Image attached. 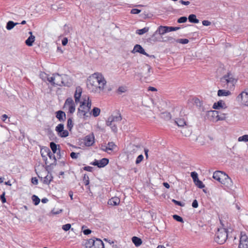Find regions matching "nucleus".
I'll use <instances>...</instances> for the list:
<instances>
[{
  "label": "nucleus",
  "mask_w": 248,
  "mask_h": 248,
  "mask_svg": "<svg viewBox=\"0 0 248 248\" xmlns=\"http://www.w3.org/2000/svg\"><path fill=\"white\" fill-rule=\"evenodd\" d=\"M93 78L87 83L88 88L93 92H97L103 90L106 84V81L103 75L98 73L93 75Z\"/></svg>",
  "instance_id": "obj_1"
},
{
  "label": "nucleus",
  "mask_w": 248,
  "mask_h": 248,
  "mask_svg": "<svg viewBox=\"0 0 248 248\" xmlns=\"http://www.w3.org/2000/svg\"><path fill=\"white\" fill-rule=\"evenodd\" d=\"M180 28L179 27H169V26H160L158 27L156 31L154 33V34L148 39L150 42H157L161 41L160 39L156 36L157 34L160 35H163L165 33L172 31H176L179 30Z\"/></svg>",
  "instance_id": "obj_2"
},
{
  "label": "nucleus",
  "mask_w": 248,
  "mask_h": 248,
  "mask_svg": "<svg viewBox=\"0 0 248 248\" xmlns=\"http://www.w3.org/2000/svg\"><path fill=\"white\" fill-rule=\"evenodd\" d=\"M236 81L237 80L233 77L232 75L230 72L223 76L220 78L222 87L230 90L234 89Z\"/></svg>",
  "instance_id": "obj_3"
},
{
  "label": "nucleus",
  "mask_w": 248,
  "mask_h": 248,
  "mask_svg": "<svg viewBox=\"0 0 248 248\" xmlns=\"http://www.w3.org/2000/svg\"><path fill=\"white\" fill-rule=\"evenodd\" d=\"M228 238V230L225 228L218 229L216 233L215 241L219 244H224Z\"/></svg>",
  "instance_id": "obj_4"
},
{
  "label": "nucleus",
  "mask_w": 248,
  "mask_h": 248,
  "mask_svg": "<svg viewBox=\"0 0 248 248\" xmlns=\"http://www.w3.org/2000/svg\"><path fill=\"white\" fill-rule=\"evenodd\" d=\"M236 100L240 104L248 106V89L241 92L236 97Z\"/></svg>",
  "instance_id": "obj_5"
},
{
  "label": "nucleus",
  "mask_w": 248,
  "mask_h": 248,
  "mask_svg": "<svg viewBox=\"0 0 248 248\" xmlns=\"http://www.w3.org/2000/svg\"><path fill=\"white\" fill-rule=\"evenodd\" d=\"M109 163V159L107 158H103L100 160L94 159V160L90 163V164L93 166H96L98 168H103L107 166Z\"/></svg>",
  "instance_id": "obj_6"
},
{
  "label": "nucleus",
  "mask_w": 248,
  "mask_h": 248,
  "mask_svg": "<svg viewBox=\"0 0 248 248\" xmlns=\"http://www.w3.org/2000/svg\"><path fill=\"white\" fill-rule=\"evenodd\" d=\"M68 107V112L73 114L76 109V106L73 99L71 97L67 98L64 103V107Z\"/></svg>",
  "instance_id": "obj_7"
},
{
  "label": "nucleus",
  "mask_w": 248,
  "mask_h": 248,
  "mask_svg": "<svg viewBox=\"0 0 248 248\" xmlns=\"http://www.w3.org/2000/svg\"><path fill=\"white\" fill-rule=\"evenodd\" d=\"M238 248H248V237L242 232L241 233Z\"/></svg>",
  "instance_id": "obj_8"
},
{
  "label": "nucleus",
  "mask_w": 248,
  "mask_h": 248,
  "mask_svg": "<svg viewBox=\"0 0 248 248\" xmlns=\"http://www.w3.org/2000/svg\"><path fill=\"white\" fill-rule=\"evenodd\" d=\"M221 184L229 189H231L233 185L232 180L226 173L225 174Z\"/></svg>",
  "instance_id": "obj_9"
},
{
  "label": "nucleus",
  "mask_w": 248,
  "mask_h": 248,
  "mask_svg": "<svg viewBox=\"0 0 248 248\" xmlns=\"http://www.w3.org/2000/svg\"><path fill=\"white\" fill-rule=\"evenodd\" d=\"M225 174L223 171L217 170L214 172L213 178L221 183Z\"/></svg>",
  "instance_id": "obj_10"
},
{
  "label": "nucleus",
  "mask_w": 248,
  "mask_h": 248,
  "mask_svg": "<svg viewBox=\"0 0 248 248\" xmlns=\"http://www.w3.org/2000/svg\"><path fill=\"white\" fill-rule=\"evenodd\" d=\"M135 52H138L146 56H149V54L145 51L144 48L140 45L137 44L134 46L132 53H135Z\"/></svg>",
  "instance_id": "obj_11"
},
{
  "label": "nucleus",
  "mask_w": 248,
  "mask_h": 248,
  "mask_svg": "<svg viewBox=\"0 0 248 248\" xmlns=\"http://www.w3.org/2000/svg\"><path fill=\"white\" fill-rule=\"evenodd\" d=\"M212 108L215 109H219L220 108L225 109L227 108V106L224 101L220 100L217 102L214 103Z\"/></svg>",
  "instance_id": "obj_12"
},
{
  "label": "nucleus",
  "mask_w": 248,
  "mask_h": 248,
  "mask_svg": "<svg viewBox=\"0 0 248 248\" xmlns=\"http://www.w3.org/2000/svg\"><path fill=\"white\" fill-rule=\"evenodd\" d=\"M56 79V75L54 74V76L51 77L49 78H47V80L51 83V84L54 86H64L65 84L63 81H61L60 82H55L54 81Z\"/></svg>",
  "instance_id": "obj_13"
},
{
  "label": "nucleus",
  "mask_w": 248,
  "mask_h": 248,
  "mask_svg": "<svg viewBox=\"0 0 248 248\" xmlns=\"http://www.w3.org/2000/svg\"><path fill=\"white\" fill-rule=\"evenodd\" d=\"M56 117L61 122H64L66 118L65 113L62 110H58L56 112Z\"/></svg>",
  "instance_id": "obj_14"
},
{
  "label": "nucleus",
  "mask_w": 248,
  "mask_h": 248,
  "mask_svg": "<svg viewBox=\"0 0 248 248\" xmlns=\"http://www.w3.org/2000/svg\"><path fill=\"white\" fill-rule=\"evenodd\" d=\"M94 136L93 135H88L85 138L84 143L86 146H91L93 145L94 142Z\"/></svg>",
  "instance_id": "obj_15"
},
{
  "label": "nucleus",
  "mask_w": 248,
  "mask_h": 248,
  "mask_svg": "<svg viewBox=\"0 0 248 248\" xmlns=\"http://www.w3.org/2000/svg\"><path fill=\"white\" fill-rule=\"evenodd\" d=\"M92 106V102L91 100H90L89 97H88L87 103H86V100H84L83 101H82L80 103V108H85L86 110H87L88 112L90 111V109L91 108Z\"/></svg>",
  "instance_id": "obj_16"
},
{
  "label": "nucleus",
  "mask_w": 248,
  "mask_h": 248,
  "mask_svg": "<svg viewBox=\"0 0 248 248\" xmlns=\"http://www.w3.org/2000/svg\"><path fill=\"white\" fill-rule=\"evenodd\" d=\"M93 248H105L104 244L99 238L94 237L93 244Z\"/></svg>",
  "instance_id": "obj_17"
},
{
  "label": "nucleus",
  "mask_w": 248,
  "mask_h": 248,
  "mask_svg": "<svg viewBox=\"0 0 248 248\" xmlns=\"http://www.w3.org/2000/svg\"><path fill=\"white\" fill-rule=\"evenodd\" d=\"M82 93V89L81 88L78 87L76 88L75 94H74V98L75 100V103L78 104L80 100V98L81 97V95Z\"/></svg>",
  "instance_id": "obj_18"
},
{
  "label": "nucleus",
  "mask_w": 248,
  "mask_h": 248,
  "mask_svg": "<svg viewBox=\"0 0 248 248\" xmlns=\"http://www.w3.org/2000/svg\"><path fill=\"white\" fill-rule=\"evenodd\" d=\"M29 34H30V36L25 41V44L27 46H32L33 43L35 41V37L32 34L31 31H30Z\"/></svg>",
  "instance_id": "obj_19"
},
{
  "label": "nucleus",
  "mask_w": 248,
  "mask_h": 248,
  "mask_svg": "<svg viewBox=\"0 0 248 248\" xmlns=\"http://www.w3.org/2000/svg\"><path fill=\"white\" fill-rule=\"evenodd\" d=\"M120 202V200L119 198L116 197H113L109 199L108 202L109 205L116 206L119 204Z\"/></svg>",
  "instance_id": "obj_20"
},
{
  "label": "nucleus",
  "mask_w": 248,
  "mask_h": 248,
  "mask_svg": "<svg viewBox=\"0 0 248 248\" xmlns=\"http://www.w3.org/2000/svg\"><path fill=\"white\" fill-rule=\"evenodd\" d=\"M218 111L217 110H210L208 111L207 115L209 117H212L213 121H216L218 117Z\"/></svg>",
  "instance_id": "obj_21"
},
{
  "label": "nucleus",
  "mask_w": 248,
  "mask_h": 248,
  "mask_svg": "<svg viewBox=\"0 0 248 248\" xmlns=\"http://www.w3.org/2000/svg\"><path fill=\"white\" fill-rule=\"evenodd\" d=\"M116 147V145L113 142H109L108 143V146L105 148H102V150L108 152V150L112 151L114 148Z\"/></svg>",
  "instance_id": "obj_22"
},
{
  "label": "nucleus",
  "mask_w": 248,
  "mask_h": 248,
  "mask_svg": "<svg viewBox=\"0 0 248 248\" xmlns=\"http://www.w3.org/2000/svg\"><path fill=\"white\" fill-rule=\"evenodd\" d=\"M44 151L46 154V155L49 157L50 159L54 160L55 158H56L55 155H54V153H52L48 147H45Z\"/></svg>",
  "instance_id": "obj_23"
},
{
  "label": "nucleus",
  "mask_w": 248,
  "mask_h": 248,
  "mask_svg": "<svg viewBox=\"0 0 248 248\" xmlns=\"http://www.w3.org/2000/svg\"><path fill=\"white\" fill-rule=\"evenodd\" d=\"M231 94V93L229 90H218L217 91V95L218 96H228Z\"/></svg>",
  "instance_id": "obj_24"
},
{
  "label": "nucleus",
  "mask_w": 248,
  "mask_h": 248,
  "mask_svg": "<svg viewBox=\"0 0 248 248\" xmlns=\"http://www.w3.org/2000/svg\"><path fill=\"white\" fill-rule=\"evenodd\" d=\"M94 237L93 238H91L87 240L84 244L85 248H93V244L94 243Z\"/></svg>",
  "instance_id": "obj_25"
},
{
  "label": "nucleus",
  "mask_w": 248,
  "mask_h": 248,
  "mask_svg": "<svg viewBox=\"0 0 248 248\" xmlns=\"http://www.w3.org/2000/svg\"><path fill=\"white\" fill-rule=\"evenodd\" d=\"M100 113V109L97 107H94L92 110L90 112V115H93L94 117H96L99 115Z\"/></svg>",
  "instance_id": "obj_26"
},
{
  "label": "nucleus",
  "mask_w": 248,
  "mask_h": 248,
  "mask_svg": "<svg viewBox=\"0 0 248 248\" xmlns=\"http://www.w3.org/2000/svg\"><path fill=\"white\" fill-rule=\"evenodd\" d=\"M132 242L134 244V245L136 247H139L142 244V240L140 238H139L137 236H133L132 238Z\"/></svg>",
  "instance_id": "obj_27"
},
{
  "label": "nucleus",
  "mask_w": 248,
  "mask_h": 248,
  "mask_svg": "<svg viewBox=\"0 0 248 248\" xmlns=\"http://www.w3.org/2000/svg\"><path fill=\"white\" fill-rule=\"evenodd\" d=\"M188 19L190 23H198L199 20L197 18L196 16L194 14H191L188 16Z\"/></svg>",
  "instance_id": "obj_28"
},
{
  "label": "nucleus",
  "mask_w": 248,
  "mask_h": 248,
  "mask_svg": "<svg viewBox=\"0 0 248 248\" xmlns=\"http://www.w3.org/2000/svg\"><path fill=\"white\" fill-rule=\"evenodd\" d=\"M50 147L52 153L55 154V153H57V151H58V148L60 147V145L57 144L54 142H51L50 143Z\"/></svg>",
  "instance_id": "obj_29"
},
{
  "label": "nucleus",
  "mask_w": 248,
  "mask_h": 248,
  "mask_svg": "<svg viewBox=\"0 0 248 248\" xmlns=\"http://www.w3.org/2000/svg\"><path fill=\"white\" fill-rule=\"evenodd\" d=\"M88 112L87 110H82V108H80V106L79 108H78V114L80 116H83L84 119H86L87 117H88L89 116L87 115V113Z\"/></svg>",
  "instance_id": "obj_30"
},
{
  "label": "nucleus",
  "mask_w": 248,
  "mask_h": 248,
  "mask_svg": "<svg viewBox=\"0 0 248 248\" xmlns=\"http://www.w3.org/2000/svg\"><path fill=\"white\" fill-rule=\"evenodd\" d=\"M53 162L50 163L49 165H46L45 167V169L46 171H48V173H50V171L53 169L54 165H56L57 164V159L55 158V159L53 160Z\"/></svg>",
  "instance_id": "obj_31"
},
{
  "label": "nucleus",
  "mask_w": 248,
  "mask_h": 248,
  "mask_svg": "<svg viewBox=\"0 0 248 248\" xmlns=\"http://www.w3.org/2000/svg\"><path fill=\"white\" fill-rule=\"evenodd\" d=\"M52 179L53 177L51 174L49 176L47 175L43 178V183L45 184L49 185L52 180Z\"/></svg>",
  "instance_id": "obj_32"
},
{
  "label": "nucleus",
  "mask_w": 248,
  "mask_h": 248,
  "mask_svg": "<svg viewBox=\"0 0 248 248\" xmlns=\"http://www.w3.org/2000/svg\"><path fill=\"white\" fill-rule=\"evenodd\" d=\"M18 24V23H15L12 21H9L7 24L6 28L7 30H12L16 25Z\"/></svg>",
  "instance_id": "obj_33"
},
{
  "label": "nucleus",
  "mask_w": 248,
  "mask_h": 248,
  "mask_svg": "<svg viewBox=\"0 0 248 248\" xmlns=\"http://www.w3.org/2000/svg\"><path fill=\"white\" fill-rule=\"evenodd\" d=\"M74 125V123L73 122V118L70 117L68 118L67 122V127L69 129V131H71Z\"/></svg>",
  "instance_id": "obj_34"
},
{
  "label": "nucleus",
  "mask_w": 248,
  "mask_h": 248,
  "mask_svg": "<svg viewBox=\"0 0 248 248\" xmlns=\"http://www.w3.org/2000/svg\"><path fill=\"white\" fill-rule=\"evenodd\" d=\"M175 123L179 126H184L186 125V122L184 119H176Z\"/></svg>",
  "instance_id": "obj_35"
},
{
  "label": "nucleus",
  "mask_w": 248,
  "mask_h": 248,
  "mask_svg": "<svg viewBox=\"0 0 248 248\" xmlns=\"http://www.w3.org/2000/svg\"><path fill=\"white\" fill-rule=\"evenodd\" d=\"M110 117L111 118V119L113 120V122H120L122 120V116L119 112L118 113L117 115L116 116L111 115Z\"/></svg>",
  "instance_id": "obj_36"
},
{
  "label": "nucleus",
  "mask_w": 248,
  "mask_h": 248,
  "mask_svg": "<svg viewBox=\"0 0 248 248\" xmlns=\"http://www.w3.org/2000/svg\"><path fill=\"white\" fill-rule=\"evenodd\" d=\"M149 30V27H144L143 29L137 30L136 31V33L138 34L139 35H142L144 33L148 32Z\"/></svg>",
  "instance_id": "obj_37"
},
{
  "label": "nucleus",
  "mask_w": 248,
  "mask_h": 248,
  "mask_svg": "<svg viewBox=\"0 0 248 248\" xmlns=\"http://www.w3.org/2000/svg\"><path fill=\"white\" fill-rule=\"evenodd\" d=\"M64 129V124H59L55 128V130L57 132L58 135Z\"/></svg>",
  "instance_id": "obj_38"
},
{
  "label": "nucleus",
  "mask_w": 248,
  "mask_h": 248,
  "mask_svg": "<svg viewBox=\"0 0 248 248\" xmlns=\"http://www.w3.org/2000/svg\"><path fill=\"white\" fill-rule=\"evenodd\" d=\"M31 199L33 202L34 204L35 205H37L40 203V199L37 196L35 195L32 196Z\"/></svg>",
  "instance_id": "obj_39"
},
{
  "label": "nucleus",
  "mask_w": 248,
  "mask_h": 248,
  "mask_svg": "<svg viewBox=\"0 0 248 248\" xmlns=\"http://www.w3.org/2000/svg\"><path fill=\"white\" fill-rule=\"evenodd\" d=\"M162 117L163 118L166 120H170L171 119V114L170 112H163L161 114Z\"/></svg>",
  "instance_id": "obj_40"
},
{
  "label": "nucleus",
  "mask_w": 248,
  "mask_h": 248,
  "mask_svg": "<svg viewBox=\"0 0 248 248\" xmlns=\"http://www.w3.org/2000/svg\"><path fill=\"white\" fill-rule=\"evenodd\" d=\"M40 153H41V156H42V157L43 158V160L45 162V164L46 165H47V164L48 163V162H47V157H46V155H45L46 153L44 151V148H43L41 149Z\"/></svg>",
  "instance_id": "obj_41"
},
{
  "label": "nucleus",
  "mask_w": 248,
  "mask_h": 248,
  "mask_svg": "<svg viewBox=\"0 0 248 248\" xmlns=\"http://www.w3.org/2000/svg\"><path fill=\"white\" fill-rule=\"evenodd\" d=\"M40 153H41V156H42V157L43 158V160L45 162V164L46 165H47V164L48 163V162H47V157H46V155H45L46 153L44 151V148H43L41 149Z\"/></svg>",
  "instance_id": "obj_42"
},
{
  "label": "nucleus",
  "mask_w": 248,
  "mask_h": 248,
  "mask_svg": "<svg viewBox=\"0 0 248 248\" xmlns=\"http://www.w3.org/2000/svg\"><path fill=\"white\" fill-rule=\"evenodd\" d=\"M40 153H41V156H42V157L43 158V160L45 162V164L46 165H47V164L48 163V162H47V157H46V155H45L46 153L44 151V148H43L41 149Z\"/></svg>",
  "instance_id": "obj_43"
},
{
  "label": "nucleus",
  "mask_w": 248,
  "mask_h": 248,
  "mask_svg": "<svg viewBox=\"0 0 248 248\" xmlns=\"http://www.w3.org/2000/svg\"><path fill=\"white\" fill-rule=\"evenodd\" d=\"M69 135V132L67 130H63L62 132L58 134V136L61 138H66Z\"/></svg>",
  "instance_id": "obj_44"
},
{
  "label": "nucleus",
  "mask_w": 248,
  "mask_h": 248,
  "mask_svg": "<svg viewBox=\"0 0 248 248\" xmlns=\"http://www.w3.org/2000/svg\"><path fill=\"white\" fill-rule=\"evenodd\" d=\"M164 38L165 39L163 41H168L171 43H174L175 42H176V39L173 38L171 36L165 37Z\"/></svg>",
  "instance_id": "obj_45"
},
{
  "label": "nucleus",
  "mask_w": 248,
  "mask_h": 248,
  "mask_svg": "<svg viewBox=\"0 0 248 248\" xmlns=\"http://www.w3.org/2000/svg\"><path fill=\"white\" fill-rule=\"evenodd\" d=\"M195 185L199 188H203L205 187V185L203 184L202 181L199 179L194 182Z\"/></svg>",
  "instance_id": "obj_46"
},
{
  "label": "nucleus",
  "mask_w": 248,
  "mask_h": 248,
  "mask_svg": "<svg viewBox=\"0 0 248 248\" xmlns=\"http://www.w3.org/2000/svg\"><path fill=\"white\" fill-rule=\"evenodd\" d=\"M191 177L193 179L194 183L199 180L198 173L195 171L191 172Z\"/></svg>",
  "instance_id": "obj_47"
},
{
  "label": "nucleus",
  "mask_w": 248,
  "mask_h": 248,
  "mask_svg": "<svg viewBox=\"0 0 248 248\" xmlns=\"http://www.w3.org/2000/svg\"><path fill=\"white\" fill-rule=\"evenodd\" d=\"M172 217L174 220H176L178 222H181V223L184 222L183 218L181 217H180L177 215H173Z\"/></svg>",
  "instance_id": "obj_48"
},
{
  "label": "nucleus",
  "mask_w": 248,
  "mask_h": 248,
  "mask_svg": "<svg viewBox=\"0 0 248 248\" xmlns=\"http://www.w3.org/2000/svg\"><path fill=\"white\" fill-rule=\"evenodd\" d=\"M239 141L248 142V135H244L238 138Z\"/></svg>",
  "instance_id": "obj_49"
},
{
  "label": "nucleus",
  "mask_w": 248,
  "mask_h": 248,
  "mask_svg": "<svg viewBox=\"0 0 248 248\" xmlns=\"http://www.w3.org/2000/svg\"><path fill=\"white\" fill-rule=\"evenodd\" d=\"M126 91V87H124V86H120L118 88L117 91V93L119 94H122V93H124V92H125Z\"/></svg>",
  "instance_id": "obj_50"
},
{
  "label": "nucleus",
  "mask_w": 248,
  "mask_h": 248,
  "mask_svg": "<svg viewBox=\"0 0 248 248\" xmlns=\"http://www.w3.org/2000/svg\"><path fill=\"white\" fill-rule=\"evenodd\" d=\"M189 42L187 39H176V43H179L182 44H186Z\"/></svg>",
  "instance_id": "obj_51"
},
{
  "label": "nucleus",
  "mask_w": 248,
  "mask_h": 248,
  "mask_svg": "<svg viewBox=\"0 0 248 248\" xmlns=\"http://www.w3.org/2000/svg\"><path fill=\"white\" fill-rule=\"evenodd\" d=\"M83 182H84V184L85 186H87L89 184V176L86 175V174H84V177H83Z\"/></svg>",
  "instance_id": "obj_52"
},
{
  "label": "nucleus",
  "mask_w": 248,
  "mask_h": 248,
  "mask_svg": "<svg viewBox=\"0 0 248 248\" xmlns=\"http://www.w3.org/2000/svg\"><path fill=\"white\" fill-rule=\"evenodd\" d=\"M187 18L186 16H181L177 20V22L179 23H183L186 22Z\"/></svg>",
  "instance_id": "obj_53"
},
{
  "label": "nucleus",
  "mask_w": 248,
  "mask_h": 248,
  "mask_svg": "<svg viewBox=\"0 0 248 248\" xmlns=\"http://www.w3.org/2000/svg\"><path fill=\"white\" fill-rule=\"evenodd\" d=\"M172 202L176 205L180 206H185V203L182 202L180 201H176L174 199L172 200Z\"/></svg>",
  "instance_id": "obj_54"
},
{
  "label": "nucleus",
  "mask_w": 248,
  "mask_h": 248,
  "mask_svg": "<svg viewBox=\"0 0 248 248\" xmlns=\"http://www.w3.org/2000/svg\"><path fill=\"white\" fill-rule=\"evenodd\" d=\"M71 227V224H69V223H67L66 224L63 225L62 226V229L64 231H69Z\"/></svg>",
  "instance_id": "obj_55"
},
{
  "label": "nucleus",
  "mask_w": 248,
  "mask_h": 248,
  "mask_svg": "<svg viewBox=\"0 0 248 248\" xmlns=\"http://www.w3.org/2000/svg\"><path fill=\"white\" fill-rule=\"evenodd\" d=\"M143 159V156L142 155H138L136 160V164H138L140 163Z\"/></svg>",
  "instance_id": "obj_56"
},
{
  "label": "nucleus",
  "mask_w": 248,
  "mask_h": 248,
  "mask_svg": "<svg viewBox=\"0 0 248 248\" xmlns=\"http://www.w3.org/2000/svg\"><path fill=\"white\" fill-rule=\"evenodd\" d=\"M5 192H3L2 194L0 196V199L2 203H5L6 202V199L5 197Z\"/></svg>",
  "instance_id": "obj_57"
},
{
  "label": "nucleus",
  "mask_w": 248,
  "mask_h": 248,
  "mask_svg": "<svg viewBox=\"0 0 248 248\" xmlns=\"http://www.w3.org/2000/svg\"><path fill=\"white\" fill-rule=\"evenodd\" d=\"M225 118H226V117H225V114H221L220 115L218 114V117L217 118V119L216 120V121L224 120L225 119Z\"/></svg>",
  "instance_id": "obj_58"
},
{
  "label": "nucleus",
  "mask_w": 248,
  "mask_h": 248,
  "mask_svg": "<svg viewBox=\"0 0 248 248\" xmlns=\"http://www.w3.org/2000/svg\"><path fill=\"white\" fill-rule=\"evenodd\" d=\"M79 155V153H75V152H71L70 154V156L72 159H77L78 157V155Z\"/></svg>",
  "instance_id": "obj_59"
},
{
  "label": "nucleus",
  "mask_w": 248,
  "mask_h": 248,
  "mask_svg": "<svg viewBox=\"0 0 248 248\" xmlns=\"http://www.w3.org/2000/svg\"><path fill=\"white\" fill-rule=\"evenodd\" d=\"M113 122V120L111 119V118H110V117L109 116L107 120L106 121V124L108 125V126H110L112 124V123Z\"/></svg>",
  "instance_id": "obj_60"
},
{
  "label": "nucleus",
  "mask_w": 248,
  "mask_h": 248,
  "mask_svg": "<svg viewBox=\"0 0 248 248\" xmlns=\"http://www.w3.org/2000/svg\"><path fill=\"white\" fill-rule=\"evenodd\" d=\"M141 12V10L138 9H132L131 10V13L132 14H138Z\"/></svg>",
  "instance_id": "obj_61"
},
{
  "label": "nucleus",
  "mask_w": 248,
  "mask_h": 248,
  "mask_svg": "<svg viewBox=\"0 0 248 248\" xmlns=\"http://www.w3.org/2000/svg\"><path fill=\"white\" fill-rule=\"evenodd\" d=\"M83 170L89 172H92L93 168L90 166H85L83 168Z\"/></svg>",
  "instance_id": "obj_62"
},
{
  "label": "nucleus",
  "mask_w": 248,
  "mask_h": 248,
  "mask_svg": "<svg viewBox=\"0 0 248 248\" xmlns=\"http://www.w3.org/2000/svg\"><path fill=\"white\" fill-rule=\"evenodd\" d=\"M83 232L85 235L90 234L92 232V231L89 229L83 230Z\"/></svg>",
  "instance_id": "obj_63"
},
{
  "label": "nucleus",
  "mask_w": 248,
  "mask_h": 248,
  "mask_svg": "<svg viewBox=\"0 0 248 248\" xmlns=\"http://www.w3.org/2000/svg\"><path fill=\"white\" fill-rule=\"evenodd\" d=\"M198 202L196 200H194L192 203V206L193 208H196L198 207Z\"/></svg>",
  "instance_id": "obj_64"
}]
</instances>
